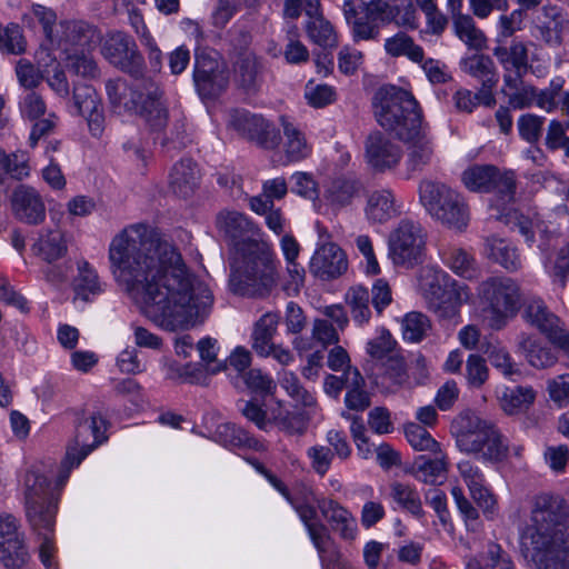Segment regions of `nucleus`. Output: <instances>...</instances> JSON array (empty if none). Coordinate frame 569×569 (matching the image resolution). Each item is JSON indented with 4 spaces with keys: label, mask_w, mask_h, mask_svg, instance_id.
<instances>
[{
    "label": "nucleus",
    "mask_w": 569,
    "mask_h": 569,
    "mask_svg": "<svg viewBox=\"0 0 569 569\" xmlns=\"http://www.w3.org/2000/svg\"><path fill=\"white\" fill-rule=\"evenodd\" d=\"M26 516L31 528L46 527L56 518L58 496L42 465H33L22 477Z\"/></svg>",
    "instance_id": "10"
},
{
    "label": "nucleus",
    "mask_w": 569,
    "mask_h": 569,
    "mask_svg": "<svg viewBox=\"0 0 569 569\" xmlns=\"http://www.w3.org/2000/svg\"><path fill=\"white\" fill-rule=\"evenodd\" d=\"M280 386L287 391L296 402L305 407H310L316 403L311 392L301 386L298 377L291 371H283L279 380Z\"/></svg>",
    "instance_id": "56"
},
{
    "label": "nucleus",
    "mask_w": 569,
    "mask_h": 569,
    "mask_svg": "<svg viewBox=\"0 0 569 569\" xmlns=\"http://www.w3.org/2000/svg\"><path fill=\"white\" fill-rule=\"evenodd\" d=\"M218 440L230 447H248L258 449L259 441L251 437L248 431L234 423L219 425L216 431Z\"/></svg>",
    "instance_id": "49"
},
{
    "label": "nucleus",
    "mask_w": 569,
    "mask_h": 569,
    "mask_svg": "<svg viewBox=\"0 0 569 569\" xmlns=\"http://www.w3.org/2000/svg\"><path fill=\"white\" fill-rule=\"evenodd\" d=\"M461 181L471 192H493L502 204L513 201L516 192L513 171H501L492 164H473L462 172Z\"/></svg>",
    "instance_id": "13"
},
{
    "label": "nucleus",
    "mask_w": 569,
    "mask_h": 569,
    "mask_svg": "<svg viewBox=\"0 0 569 569\" xmlns=\"http://www.w3.org/2000/svg\"><path fill=\"white\" fill-rule=\"evenodd\" d=\"M0 50L11 54L24 52L26 41L18 24L10 23L0 30Z\"/></svg>",
    "instance_id": "63"
},
{
    "label": "nucleus",
    "mask_w": 569,
    "mask_h": 569,
    "mask_svg": "<svg viewBox=\"0 0 569 569\" xmlns=\"http://www.w3.org/2000/svg\"><path fill=\"white\" fill-rule=\"evenodd\" d=\"M49 41L68 56L91 51L99 43L100 33L86 21L62 20L54 27L53 37Z\"/></svg>",
    "instance_id": "16"
},
{
    "label": "nucleus",
    "mask_w": 569,
    "mask_h": 569,
    "mask_svg": "<svg viewBox=\"0 0 569 569\" xmlns=\"http://www.w3.org/2000/svg\"><path fill=\"white\" fill-rule=\"evenodd\" d=\"M229 126L239 134L256 141L259 132L266 128V119L246 110H233L229 117Z\"/></svg>",
    "instance_id": "48"
},
{
    "label": "nucleus",
    "mask_w": 569,
    "mask_h": 569,
    "mask_svg": "<svg viewBox=\"0 0 569 569\" xmlns=\"http://www.w3.org/2000/svg\"><path fill=\"white\" fill-rule=\"evenodd\" d=\"M493 56L503 69L505 87H515L519 78H523L528 70V50L522 42H515L510 47H496Z\"/></svg>",
    "instance_id": "21"
},
{
    "label": "nucleus",
    "mask_w": 569,
    "mask_h": 569,
    "mask_svg": "<svg viewBox=\"0 0 569 569\" xmlns=\"http://www.w3.org/2000/svg\"><path fill=\"white\" fill-rule=\"evenodd\" d=\"M427 232L413 219H401L388 237V256L396 266L412 268L422 262Z\"/></svg>",
    "instance_id": "12"
},
{
    "label": "nucleus",
    "mask_w": 569,
    "mask_h": 569,
    "mask_svg": "<svg viewBox=\"0 0 569 569\" xmlns=\"http://www.w3.org/2000/svg\"><path fill=\"white\" fill-rule=\"evenodd\" d=\"M413 476L419 481L429 485L442 483L446 479L447 463L442 457H436L435 459L426 458L420 456L413 462Z\"/></svg>",
    "instance_id": "47"
},
{
    "label": "nucleus",
    "mask_w": 569,
    "mask_h": 569,
    "mask_svg": "<svg viewBox=\"0 0 569 569\" xmlns=\"http://www.w3.org/2000/svg\"><path fill=\"white\" fill-rule=\"evenodd\" d=\"M388 496L412 516L421 518L425 515L420 495L411 485L393 481L389 485Z\"/></svg>",
    "instance_id": "41"
},
{
    "label": "nucleus",
    "mask_w": 569,
    "mask_h": 569,
    "mask_svg": "<svg viewBox=\"0 0 569 569\" xmlns=\"http://www.w3.org/2000/svg\"><path fill=\"white\" fill-rule=\"evenodd\" d=\"M318 509L330 523L335 531H338L341 538L351 540L356 536L357 523L352 515L331 499L322 498L318 501Z\"/></svg>",
    "instance_id": "26"
},
{
    "label": "nucleus",
    "mask_w": 569,
    "mask_h": 569,
    "mask_svg": "<svg viewBox=\"0 0 569 569\" xmlns=\"http://www.w3.org/2000/svg\"><path fill=\"white\" fill-rule=\"evenodd\" d=\"M345 301L353 322L367 325L371 319L370 293L363 286H353L346 292Z\"/></svg>",
    "instance_id": "42"
},
{
    "label": "nucleus",
    "mask_w": 569,
    "mask_h": 569,
    "mask_svg": "<svg viewBox=\"0 0 569 569\" xmlns=\"http://www.w3.org/2000/svg\"><path fill=\"white\" fill-rule=\"evenodd\" d=\"M380 370L377 376V385L388 391L399 389L409 379L405 358L398 355L388 357Z\"/></svg>",
    "instance_id": "37"
},
{
    "label": "nucleus",
    "mask_w": 569,
    "mask_h": 569,
    "mask_svg": "<svg viewBox=\"0 0 569 569\" xmlns=\"http://www.w3.org/2000/svg\"><path fill=\"white\" fill-rule=\"evenodd\" d=\"M111 272L139 308L158 327L176 331L202 322L213 295L184 264L181 254L152 228H124L109 247Z\"/></svg>",
    "instance_id": "1"
},
{
    "label": "nucleus",
    "mask_w": 569,
    "mask_h": 569,
    "mask_svg": "<svg viewBox=\"0 0 569 569\" xmlns=\"http://www.w3.org/2000/svg\"><path fill=\"white\" fill-rule=\"evenodd\" d=\"M517 352L520 353L536 369H548L553 367L558 357L555 351L538 342V340L529 333L520 332L516 339Z\"/></svg>",
    "instance_id": "25"
},
{
    "label": "nucleus",
    "mask_w": 569,
    "mask_h": 569,
    "mask_svg": "<svg viewBox=\"0 0 569 569\" xmlns=\"http://www.w3.org/2000/svg\"><path fill=\"white\" fill-rule=\"evenodd\" d=\"M279 315L267 312L254 323L251 335V348L260 357H269L272 351L273 337L277 332Z\"/></svg>",
    "instance_id": "27"
},
{
    "label": "nucleus",
    "mask_w": 569,
    "mask_h": 569,
    "mask_svg": "<svg viewBox=\"0 0 569 569\" xmlns=\"http://www.w3.org/2000/svg\"><path fill=\"white\" fill-rule=\"evenodd\" d=\"M72 101L79 116L88 110L92 111L93 108H97L102 102L96 89L86 83H76L73 86Z\"/></svg>",
    "instance_id": "61"
},
{
    "label": "nucleus",
    "mask_w": 569,
    "mask_h": 569,
    "mask_svg": "<svg viewBox=\"0 0 569 569\" xmlns=\"http://www.w3.org/2000/svg\"><path fill=\"white\" fill-rule=\"evenodd\" d=\"M306 32L309 39L322 48L337 47V33L333 26L323 16V12L307 19L305 23Z\"/></svg>",
    "instance_id": "45"
},
{
    "label": "nucleus",
    "mask_w": 569,
    "mask_h": 569,
    "mask_svg": "<svg viewBox=\"0 0 569 569\" xmlns=\"http://www.w3.org/2000/svg\"><path fill=\"white\" fill-rule=\"evenodd\" d=\"M104 430L106 420L101 416L93 415L86 418L77 425L73 440L68 447H77L76 455L86 452L87 457L106 439Z\"/></svg>",
    "instance_id": "23"
},
{
    "label": "nucleus",
    "mask_w": 569,
    "mask_h": 569,
    "mask_svg": "<svg viewBox=\"0 0 569 569\" xmlns=\"http://www.w3.org/2000/svg\"><path fill=\"white\" fill-rule=\"evenodd\" d=\"M137 83L129 86L120 79L106 82L109 102L116 112L140 114L152 131H161L168 123V109L162 101V91L151 79H136Z\"/></svg>",
    "instance_id": "4"
},
{
    "label": "nucleus",
    "mask_w": 569,
    "mask_h": 569,
    "mask_svg": "<svg viewBox=\"0 0 569 569\" xmlns=\"http://www.w3.org/2000/svg\"><path fill=\"white\" fill-rule=\"evenodd\" d=\"M10 206L14 218L23 223L37 226L46 219V204L42 196L29 184H19L12 190Z\"/></svg>",
    "instance_id": "18"
},
{
    "label": "nucleus",
    "mask_w": 569,
    "mask_h": 569,
    "mask_svg": "<svg viewBox=\"0 0 569 569\" xmlns=\"http://www.w3.org/2000/svg\"><path fill=\"white\" fill-rule=\"evenodd\" d=\"M420 288L428 309L439 319L452 320L469 300L468 286L451 278L446 271L427 268L422 271Z\"/></svg>",
    "instance_id": "7"
},
{
    "label": "nucleus",
    "mask_w": 569,
    "mask_h": 569,
    "mask_svg": "<svg viewBox=\"0 0 569 569\" xmlns=\"http://www.w3.org/2000/svg\"><path fill=\"white\" fill-rule=\"evenodd\" d=\"M401 213V204L390 189H377L367 194L365 214L370 223H386Z\"/></svg>",
    "instance_id": "22"
},
{
    "label": "nucleus",
    "mask_w": 569,
    "mask_h": 569,
    "mask_svg": "<svg viewBox=\"0 0 569 569\" xmlns=\"http://www.w3.org/2000/svg\"><path fill=\"white\" fill-rule=\"evenodd\" d=\"M486 251L489 259L500 264L509 272L521 268L518 249L508 240L491 236L486 239Z\"/></svg>",
    "instance_id": "29"
},
{
    "label": "nucleus",
    "mask_w": 569,
    "mask_h": 569,
    "mask_svg": "<svg viewBox=\"0 0 569 569\" xmlns=\"http://www.w3.org/2000/svg\"><path fill=\"white\" fill-rule=\"evenodd\" d=\"M283 130V150L289 161H300L311 153V146L307 142L305 133L284 116L280 117Z\"/></svg>",
    "instance_id": "32"
},
{
    "label": "nucleus",
    "mask_w": 569,
    "mask_h": 569,
    "mask_svg": "<svg viewBox=\"0 0 569 569\" xmlns=\"http://www.w3.org/2000/svg\"><path fill=\"white\" fill-rule=\"evenodd\" d=\"M385 51L393 58L407 57L409 60L420 63L423 61L425 52L422 47L406 32H398L385 40Z\"/></svg>",
    "instance_id": "43"
},
{
    "label": "nucleus",
    "mask_w": 569,
    "mask_h": 569,
    "mask_svg": "<svg viewBox=\"0 0 569 569\" xmlns=\"http://www.w3.org/2000/svg\"><path fill=\"white\" fill-rule=\"evenodd\" d=\"M33 249L42 260L52 263L66 256L68 246L62 231L54 228L42 230Z\"/></svg>",
    "instance_id": "30"
},
{
    "label": "nucleus",
    "mask_w": 569,
    "mask_h": 569,
    "mask_svg": "<svg viewBox=\"0 0 569 569\" xmlns=\"http://www.w3.org/2000/svg\"><path fill=\"white\" fill-rule=\"evenodd\" d=\"M28 157L23 151L7 153L0 148V171L11 178L22 180L30 173Z\"/></svg>",
    "instance_id": "52"
},
{
    "label": "nucleus",
    "mask_w": 569,
    "mask_h": 569,
    "mask_svg": "<svg viewBox=\"0 0 569 569\" xmlns=\"http://www.w3.org/2000/svg\"><path fill=\"white\" fill-rule=\"evenodd\" d=\"M456 36L469 48L482 50L487 46V38L479 29L470 14L459 16L452 20Z\"/></svg>",
    "instance_id": "46"
},
{
    "label": "nucleus",
    "mask_w": 569,
    "mask_h": 569,
    "mask_svg": "<svg viewBox=\"0 0 569 569\" xmlns=\"http://www.w3.org/2000/svg\"><path fill=\"white\" fill-rule=\"evenodd\" d=\"M57 16L53 10L41 4H32L30 10L23 14L22 21L30 28L34 27V22L42 26L43 33L49 40L53 37Z\"/></svg>",
    "instance_id": "53"
},
{
    "label": "nucleus",
    "mask_w": 569,
    "mask_h": 569,
    "mask_svg": "<svg viewBox=\"0 0 569 569\" xmlns=\"http://www.w3.org/2000/svg\"><path fill=\"white\" fill-rule=\"evenodd\" d=\"M509 90L506 92L508 96L509 104L513 109H526L535 104L537 99V89L530 84H525L522 78L515 87H505Z\"/></svg>",
    "instance_id": "59"
},
{
    "label": "nucleus",
    "mask_w": 569,
    "mask_h": 569,
    "mask_svg": "<svg viewBox=\"0 0 569 569\" xmlns=\"http://www.w3.org/2000/svg\"><path fill=\"white\" fill-rule=\"evenodd\" d=\"M531 522V560L547 569V557L569 548V506L560 496L539 495L533 501Z\"/></svg>",
    "instance_id": "3"
},
{
    "label": "nucleus",
    "mask_w": 569,
    "mask_h": 569,
    "mask_svg": "<svg viewBox=\"0 0 569 569\" xmlns=\"http://www.w3.org/2000/svg\"><path fill=\"white\" fill-rule=\"evenodd\" d=\"M405 435L415 450L435 452L438 448V442L431 437L429 431L418 423H408L405 427Z\"/></svg>",
    "instance_id": "58"
},
{
    "label": "nucleus",
    "mask_w": 569,
    "mask_h": 569,
    "mask_svg": "<svg viewBox=\"0 0 569 569\" xmlns=\"http://www.w3.org/2000/svg\"><path fill=\"white\" fill-rule=\"evenodd\" d=\"M342 12L346 23L351 29L355 42L377 40L380 29L395 20L399 7L386 0H370L350 3L343 1Z\"/></svg>",
    "instance_id": "11"
},
{
    "label": "nucleus",
    "mask_w": 569,
    "mask_h": 569,
    "mask_svg": "<svg viewBox=\"0 0 569 569\" xmlns=\"http://www.w3.org/2000/svg\"><path fill=\"white\" fill-rule=\"evenodd\" d=\"M482 317L493 330H501L520 309L519 284L509 277H490L478 287Z\"/></svg>",
    "instance_id": "9"
},
{
    "label": "nucleus",
    "mask_w": 569,
    "mask_h": 569,
    "mask_svg": "<svg viewBox=\"0 0 569 569\" xmlns=\"http://www.w3.org/2000/svg\"><path fill=\"white\" fill-rule=\"evenodd\" d=\"M546 21L539 27L541 39L550 46H560L563 33L569 31V18L558 7H543Z\"/></svg>",
    "instance_id": "34"
},
{
    "label": "nucleus",
    "mask_w": 569,
    "mask_h": 569,
    "mask_svg": "<svg viewBox=\"0 0 569 569\" xmlns=\"http://www.w3.org/2000/svg\"><path fill=\"white\" fill-rule=\"evenodd\" d=\"M77 268L78 274L73 280V291L76 293V298L88 302L91 300V297L100 295L103 291V288L97 271L88 261H78Z\"/></svg>",
    "instance_id": "38"
},
{
    "label": "nucleus",
    "mask_w": 569,
    "mask_h": 569,
    "mask_svg": "<svg viewBox=\"0 0 569 569\" xmlns=\"http://www.w3.org/2000/svg\"><path fill=\"white\" fill-rule=\"evenodd\" d=\"M236 77L240 86L247 90L256 89L261 80L262 63L252 51L240 54L236 63Z\"/></svg>",
    "instance_id": "40"
},
{
    "label": "nucleus",
    "mask_w": 569,
    "mask_h": 569,
    "mask_svg": "<svg viewBox=\"0 0 569 569\" xmlns=\"http://www.w3.org/2000/svg\"><path fill=\"white\" fill-rule=\"evenodd\" d=\"M372 106L378 123L400 140L417 137L418 129L422 127L417 100L411 92L402 88H380L373 97Z\"/></svg>",
    "instance_id": "5"
},
{
    "label": "nucleus",
    "mask_w": 569,
    "mask_h": 569,
    "mask_svg": "<svg viewBox=\"0 0 569 569\" xmlns=\"http://www.w3.org/2000/svg\"><path fill=\"white\" fill-rule=\"evenodd\" d=\"M523 318L547 338L563 323L539 298L530 299L526 303Z\"/></svg>",
    "instance_id": "28"
},
{
    "label": "nucleus",
    "mask_w": 569,
    "mask_h": 569,
    "mask_svg": "<svg viewBox=\"0 0 569 569\" xmlns=\"http://www.w3.org/2000/svg\"><path fill=\"white\" fill-rule=\"evenodd\" d=\"M419 199L432 219L455 231H463L470 221V208L465 197L451 187L431 180L419 184Z\"/></svg>",
    "instance_id": "6"
},
{
    "label": "nucleus",
    "mask_w": 569,
    "mask_h": 569,
    "mask_svg": "<svg viewBox=\"0 0 569 569\" xmlns=\"http://www.w3.org/2000/svg\"><path fill=\"white\" fill-rule=\"evenodd\" d=\"M442 262L456 274L473 279L479 274V269L475 257L463 248L449 247L441 252Z\"/></svg>",
    "instance_id": "36"
},
{
    "label": "nucleus",
    "mask_w": 569,
    "mask_h": 569,
    "mask_svg": "<svg viewBox=\"0 0 569 569\" xmlns=\"http://www.w3.org/2000/svg\"><path fill=\"white\" fill-rule=\"evenodd\" d=\"M101 53L113 67L134 79L144 74V59L134 40L124 32L109 33L101 46Z\"/></svg>",
    "instance_id": "14"
},
{
    "label": "nucleus",
    "mask_w": 569,
    "mask_h": 569,
    "mask_svg": "<svg viewBox=\"0 0 569 569\" xmlns=\"http://www.w3.org/2000/svg\"><path fill=\"white\" fill-rule=\"evenodd\" d=\"M347 268L346 253L333 242H327L318 247L309 264L310 272L321 280L336 279L345 273Z\"/></svg>",
    "instance_id": "19"
},
{
    "label": "nucleus",
    "mask_w": 569,
    "mask_h": 569,
    "mask_svg": "<svg viewBox=\"0 0 569 569\" xmlns=\"http://www.w3.org/2000/svg\"><path fill=\"white\" fill-rule=\"evenodd\" d=\"M346 407L353 411H363L370 407V395L365 390V379L357 368H349L347 378Z\"/></svg>",
    "instance_id": "44"
},
{
    "label": "nucleus",
    "mask_w": 569,
    "mask_h": 569,
    "mask_svg": "<svg viewBox=\"0 0 569 569\" xmlns=\"http://www.w3.org/2000/svg\"><path fill=\"white\" fill-rule=\"evenodd\" d=\"M360 190V182L350 178L335 179L327 191L328 200L338 207L351 203Z\"/></svg>",
    "instance_id": "50"
},
{
    "label": "nucleus",
    "mask_w": 569,
    "mask_h": 569,
    "mask_svg": "<svg viewBox=\"0 0 569 569\" xmlns=\"http://www.w3.org/2000/svg\"><path fill=\"white\" fill-rule=\"evenodd\" d=\"M316 547L323 569H340L342 567L341 555L331 542L329 531L311 539Z\"/></svg>",
    "instance_id": "54"
},
{
    "label": "nucleus",
    "mask_w": 569,
    "mask_h": 569,
    "mask_svg": "<svg viewBox=\"0 0 569 569\" xmlns=\"http://www.w3.org/2000/svg\"><path fill=\"white\" fill-rule=\"evenodd\" d=\"M216 227L219 232L233 247V254L241 251L249 242H259L256 239L258 229L243 213L234 210H221L216 217Z\"/></svg>",
    "instance_id": "17"
},
{
    "label": "nucleus",
    "mask_w": 569,
    "mask_h": 569,
    "mask_svg": "<svg viewBox=\"0 0 569 569\" xmlns=\"http://www.w3.org/2000/svg\"><path fill=\"white\" fill-rule=\"evenodd\" d=\"M193 83L201 99H213L226 90L229 73L217 53L206 51L196 53Z\"/></svg>",
    "instance_id": "15"
},
{
    "label": "nucleus",
    "mask_w": 569,
    "mask_h": 569,
    "mask_svg": "<svg viewBox=\"0 0 569 569\" xmlns=\"http://www.w3.org/2000/svg\"><path fill=\"white\" fill-rule=\"evenodd\" d=\"M537 391L531 386L506 388L500 397V406L508 415H517L528 410L535 402Z\"/></svg>",
    "instance_id": "39"
},
{
    "label": "nucleus",
    "mask_w": 569,
    "mask_h": 569,
    "mask_svg": "<svg viewBox=\"0 0 569 569\" xmlns=\"http://www.w3.org/2000/svg\"><path fill=\"white\" fill-rule=\"evenodd\" d=\"M246 387L253 393L259 396L272 395L276 391L277 385L273 379L264 375L260 369H250L241 375Z\"/></svg>",
    "instance_id": "57"
},
{
    "label": "nucleus",
    "mask_w": 569,
    "mask_h": 569,
    "mask_svg": "<svg viewBox=\"0 0 569 569\" xmlns=\"http://www.w3.org/2000/svg\"><path fill=\"white\" fill-rule=\"evenodd\" d=\"M461 69L463 72L479 81L486 87H496L499 81L493 60L486 54H472L461 60Z\"/></svg>",
    "instance_id": "33"
},
{
    "label": "nucleus",
    "mask_w": 569,
    "mask_h": 569,
    "mask_svg": "<svg viewBox=\"0 0 569 569\" xmlns=\"http://www.w3.org/2000/svg\"><path fill=\"white\" fill-rule=\"evenodd\" d=\"M366 158L373 170L385 172L398 166L401 149L381 132L376 131L367 138Z\"/></svg>",
    "instance_id": "20"
},
{
    "label": "nucleus",
    "mask_w": 569,
    "mask_h": 569,
    "mask_svg": "<svg viewBox=\"0 0 569 569\" xmlns=\"http://www.w3.org/2000/svg\"><path fill=\"white\" fill-rule=\"evenodd\" d=\"M312 492H309L303 498H292L289 503L297 511L300 520L303 522L310 539L319 538L320 535L328 531V528L318 519V501Z\"/></svg>",
    "instance_id": "31"
},
{
    "label": "nucleus",
    "mask_w": 569,
    "mask_h": 569,
    "mask_svg": "<svg viewBox=\"0 0 569 569\" xmlns=\"http://www.w3.org/2000/svg\"><path fill=\"white\" fill-rule=\"evenodd\" d=\"M458 428L456 442L461 451L489 462L507 458L508 443L491 422L467 413L459 418Z\"/></svg>",
    "instance_id": "8"
},
{
    "label": "nucleus",
    "mask_w": 569,
    "mask_h": 569,
    "mask_svg": "<svg viewBox=\"0 0 569 569\" xmlns=\"http://www.w3.org/2000/svg\"><path fill=\"white\" fill-rule=\"evenodd\" d=\"M490 363L499 370L505 377L520 376L521 371L518 365L512 360L509 351L503 347H492L488 351Z\"/></svg>",
    "instance_id": "62"
},
{
    "label": "nucleus",
    "mask_w": 569,
    "mask_h": 569,
    "mask_svg": "<svg viewBox=\"0 0 569 569\" xmlns=\"http://www.w3.org/2000/svg\"><path fill=\"white\" fill-rule=\"evenodd\" d=\"M23 536L18 531L17 519L11 515L0 516V557L9 561L10 565H14V562L2 547L8 543L9 547L19 548V538Z\"/></svg>",
    "instance_id": "55"
},
{
    "label": "nucleus",
    "mask_w": 569,
    "mask_h": 569,
    "mask_svg": "<svg viewBox=\"0 0 569 569\" xmlns=\"http://www.w3.org/2000/svg\"><path fill=\"white\" fill-rule=\"evenodd\" d=\"M402 337L409 342L422 341L431 329L429 318L417 311L408 312L401 323Z\"/></svg>",
    "instance_id": "51"
},
{
    "label": "nucleus",
    "mask_w": 569,
    "mask_h": 569,
    "mask_svg": "<svg viewBox=\"0 0 569 569\" xmlns=\"http://www.w3.org/2000/svg\"><path fill=\"white\" fill-rule=\"evenodd\" d=\"M549 398L559 408L569 405V373L559 375L547 381Z\"/></svg>",
    "instance_id": "64"
},
{
    "label": "nucleus",
    "mask_w": 569,
    "mask_h": 569,
    "mask_svg": "<svg viewBox=\"0 0 569 569\" xmlns=\"http://www.w3.org/2000/svg\"><path fill=\"white\" fill-rule=\"evenodd\" d=\"M409 143L407 156V169L410 173L422 171L431 161L433 148L422 127L418 129L417 137L403 140Z\"/></svg>",
    "instance_id": "35"
},
{
    "label": "nucleus",
    "mask_w": 569,
    "mask_h": 569,
    "mask_svg": "<svg viewBox=\"0 0 569 569\" xmlns=\"http://www.w3.org/2000/svg\"><path fill=\"white\" fill-rule=\"evenodd\" d=\"M200 183V170L191 159H181L173 164L169 174V188L180 198L194 193Z\"/></svg>",
    "instance_id": "24"
},
{
    "label": "nucleus",
    "mask_w": 569,
    "mask_h": 569,
    "mask_svg": "<svg viewBox=\"0 0 569 569\" xmlns=\"http://www.w3.org/2000/svg\"><path fill=\"white\" fill-rule=\"evenodd\" d=\"M229 288L239 296L267 298L277 288V259L266 242H249L230 260Z\"/></svg>",
    "instance_id": "2"
},
{
    "label": "nucleus",
    "mask_w": 569,
    "mask_h": 569,
    "mask_svg": "<svg viewBox=\"0 0 569 569\" xmlns=\"http://www.w3.org/2000/svg\"><path fill=\"white\" fill-rule=\"evenodd\" d=\"M543 123V117L533 113L522 114L517 121L519 136L528 143L536 144L542 136Z\"/></svg>",
    "instance_id": "60"
}]
</instances>
